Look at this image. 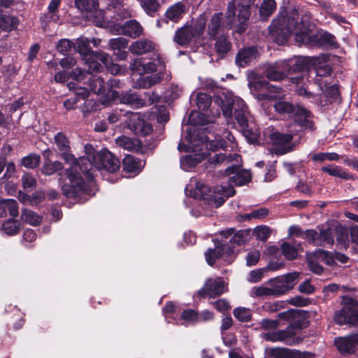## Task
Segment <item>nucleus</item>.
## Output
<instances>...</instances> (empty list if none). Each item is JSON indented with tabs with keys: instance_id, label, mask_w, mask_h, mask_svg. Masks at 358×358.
Masks as SVG:
<instances>
[{
	"instance_id": "37998d69",
	"label": "nucleus",
	"mask_w": 358,
	"mask_h": 358,
	"mask_svg": "<svg viewBox=\"0 0 358 358\" xmlns=\"http://www.w3.org/2000/svg\"><path fill=\"white\" fill-rule=\"evenodd\" d=\"M21 218L26 223L34 227L38 226L42 222L41 216L33 210L28 209H24L22 210Z\"/></svg>"
},
{
	"instance_id": "cd10ccee",
	"label": "nucleus",
	"mask_w": 358,
	"mask_h": 358,
	"mask_svg": "<svg viewBox=\"0 0 358 358\" xmlns=\"http://www.w3.org/2000/svg\"><path fill=\"white\" fill-rule=\"evenodd\" d=\"M123 171L129 173H139L142 170L141 162L131 155H127L122 159Z\"/></svg>"
},
{
	"instance_id": "e2e57ef3",
	"label": "nucleus",
	"mask_w": 358,
	"mask_h": 358,
	"mask_svg": "<svg viewBox=\"0 0 358 358\" xmlns=\"http://www.w3.org/2000/svg\"><path fill=\"white\" fill-rule=\"evenodd\" d=\"M55 142L60 151L70 150L69 141L66 136L62 132H58L55 136Z\"/></svg>"
},
{
	"instance_id": "13d9d810",
	"label": "nucleus",
	"mask_w": 358,
	"mask_h": 358,
	"mask_svg": "<svg viewBox=\"0 0 358 358\" xmlns=\"http://www.w3.org/2000/svg\"><path fill=\"white\" fill-rule=\"evenodd\" d=\"M141 6L148 15L153 16L159 8L160 4L157 0H142Z\"/></svg>"
},
{
	"instance_id": "9d476101",
	"label": "nucleus",
	"mask_w": 358,
	"mask_h": 358,
	"mask_svg": "<svg viewBox=\"0 0 358 358\" xmlns=\"http://www.w3.org/2000/svg\"><path fill=\"white\" fill-rule=\"evenodd\" d=\"M318 231L315 229H307L305 231V236L308 242L315 246L331 248L335 243L334 227L326 228L318 226Z\"/></svg>"
},
{
	"instance_id": "58836bf2",
	"label": "nucleus",
	"mask_w": 358,
	"mask_h": 358,
	"mask_svg": "<svg viewBox=\"0 0 358 358\" xmlns=\"http://www.w3.org/2000/svg\"><path fill=\"white\" fill-rule=\"evenodd\" d=\"M56 50L63 55H71V52H76V43L68 38L60 39L57 45Z\"/></svg>"
},
{
	"instance_id": "c03bdc74",
	"label": "nucleus",
	"mask_w": 358,
	"mask_h": 358,
	"mask_svg": "<svg viewBox=\"0 0 358 358\" xmlns=\"http://www.w3.org/2000/svg\"><path fill=\"white\" fill-rule=\"evenodd\" d=\"M247 110L248 106L243 101L239 108H234V117L241 127H247L248 126V120L245 115Z\"/></svg>"
},
{
	"instance_id": "b1692460",
	"label": "nucleus",
	"mask_w": 358,
	"mask_h": 358,
	"mask_svg": "<svg viewBox=\"0 0 358 358\" xmlns=\"http://www.w3.org/2000/svg\"><path fill=\"white\" fill-rule=\"evenodd\" d=\"M8 214L13 217L18 215L17 202L13 199H1L0 201V217H6Z\"/></svg>"
},
{
	"instance_id": "de8ad7c7",
	"label": "nucleus",
	"mask_w": 358,
	"mask_h": 358,
	"mask_svg": "<svg viewBox=\"0 0 358 358\" xmlns=\"http://www.w3.org/2000/svg\"><path fill=\"white\" fill-rule=\"evenodd\" d=\"M41 162L40 155L31 153L21 159V165L27 169H34L38 168Z\"/></svg>"
},
{
	"instance_id": "4d7b16f0",
	"label": "nucleus",
	"mask_w": 358,
	"mask_h": 358,
	"mask_svg": "<svg viewBox=\"0 0 358 358\" xmlns=\"http://www.w3.org/2000/svg\"><path fill=\"white\" fill-rule=\"evenodd\" d=\"M201 141L203 143H206V148L213 152H215L219 148H223L226 144L225 141L222 138L215 141H209V138L207 136L201 137Z\"/></svg>"
},
{
	"instance_id": "603ef678",
	"label": "nucleus",
	"mask_w": 358,
	"mask_h": 358,
	"mask_svg": "<svg viewBox=\"0 0 358 358\" xmlns=\"http://www.w3.org/2000/svg\"><path fill=\"white\" fill-rule=\"evenodd\" d=\"M90 87L91 90L96 94H103L106 92V86L102 78L97 77L90 80Z\"/></svg>"
},
{
	"instance_id": "6e6552de",
	"label": "nucleus",
	"mask_w": 358,
	"mask_h": 358,
	"mask_svg": "<svg viewBox=\"0 0 358 358\" xmlns=\"http://www.w3.org/2000/svg\"><path fill=\"white\" fill-rule=\"evenodd\" d=\"M314 115L307 108L299 106L292 115V121L287 124L286 128H290V131L296 134L299 136L301 133L316 130Z\"/></svg>"
},
{
	"instance_id": "dca6fc26",
	"label": "nucleus",
	"mask_w": 358,
	"mask_h": 358,
	"mask_svg": "<svg viewBox=\"0 0 358 358\" xmlns=\"http://www.w3.org/2000/svg\"><path fill=\"white\" fill-rule=\"evenodd\" d=\"M157 60L159 66L158 72L143 78L139 83V86L141 87L149 88L151 86L159 83L164 79L166 73L165 62L159 54L157 55Z\"/></svg>"
},
{
	"instance_id": "aec40b11",
	"label": "nucleus",
	"mask_w": 358,
	"mask_h": 358,
	"mask_svg": "<svg viewBox=\"0 0 358 358\" xmlns=\"http://www.w3.org/2000/svg\"><path fill=\"white\" fill-rule=\"evenodd\" d=\"M120 103L128 105L134 108L147 106V103L143 96L131 90L121 93Z\"/></svg>"
},
{
	"instance_id": "c9c22d12",
	"label": "nucleus",
	"mask_w": 358,
	"mask_h": 358,
	"mask_svg": "<svg viewBox=\"0 0 358 358\" xmlns=\"http://www.w3.org/2000/svg\"><path fill=\"white\" fill-rule=\"evenodd\" d=\"M275 9L276 3L275 0H264L259 10L261 20H267Z\"/></svg>"
},
{
	"instance_id": "6ab92c4d",
	"label": "nucleus",
	"mask_w": 358,
	"mask_h": 358,
	"mask_svg": "<svg viewBox=\"0 0 358 358\" xmlns=\"http://www.w3.org/2000/svg\"><path fill=\"white\" fill-rule=\"evenodd\" d=\"M250 88L251 90L258 92L256 94V96L257 99L259 101L270 100L273 97L272 95H270L267 93L261 92V91L267 90L268 91L273 92L275 91L274 89H276L275 86L270 85L269 83L264 78H258L255 80L252 83H250Z\"/></svg>"
},
{
	"instance_id": "72a5a7b5",
	"label": "nucleus",
	"mask_w": 358,
	"mask_h": 358,
	"mask_svg": "<svg viewBox=\"0 0 358 358\" xmlns=\"http://www.w3.org/2000/svg\"><path fill=\"white\" fill-rule=\"evenodd\" d=\"M19 24V20L17 17L1 14L0 15V29L4 31L15 30Z\"/></svg>"
},
{
	"instance_id": "5fc2aeb1",
	"label": "nucleus",
	"mask_w": 358,
	"mask_h": 358,
	"mask_svg": "<svg viewBox=\"0 0 358 358\" xmlns=\"http://www.w3.org/2000/svg\"><path fill=\"white\" fill-rule=\"evenodd\" d=\"M212 100L206 93L199 92L196 96V106L201 111L207 110L211 106Z\"/></svg>"
},
{
	"instance_id": "a18cd8bd",
	"label": "nucleus",
	"mask_w": 358,
	"mask_h": 358,
	"mask_svg": "<svg viewBox=\"0 0 358 358\" xmlns=\"http://www.w3.org/2000/svg\"><path fill=\"white\" fill-rule=\"evenodd\" d=\"M185 6L182 3H177L168 8L166 12V16L168 19L177 22L185 13Z\"/></svg>"
},
{
	"instance_id": "a878e982",
	"label": "nucleus",
	"mask_w": 358,
	"mask_h": 358,
	"mask_svg": "<svg viewBox=\"0 0 358 358\" xmlns=\"http://www.w3.org/2000/svg\"><path fill=\"white\" fill-rule=\"evenodd\" d=\"M155 49V44L152 41L148 39L136 41L129 46V50L133 54L138 55L152 52Z\"/></svg>"
},
{
	"instance_id": "69168bd1",
	"label": "nucleus",
	"mask_w": 358,
	"mask_h": 358,
	"mask_svg": "<svg viewBox=\"0 0 358 358\" xmlns=\"http://www.w3.org/2000/svg\"><path fill=\"white\" fill-rule=\"evenodd\" d=\"M22 183L24 189H34L37 185L36 180L29 173H24L22 176Z\"/></svg>"
},
{
	"instance_id": "864d4df0",
	"label": "nucleus",
	"mask_w": 358,
	"mask_h": 358,
	"mask_svg": "<svg viewBox=\"0 0 358 358\" xmlns=\"http://www.w3.org/2000/svg\"><path fill=\"white\" fill-rule=\"evenodd\" d=\"M234 317L241 322H248L252 320V314L249 308L237 307L233 311Z\"/></svg>"
},
{
	"instance_id": "a19ab883",
	"label": "nucleus",
	"mask_w": 358,
	"mask_h": 358,
	"mask_svg": "<svg viewBox=\"0 0 358 358\" xmlns=\"http://www.w3.org/2000/svg\"><path fill=\"white\" fill-rule=\"evenodd\" d=\"M116 143L120 147L128 150H137L141 147V142L137 139L129 138L125 136L117 138Z\"/></svg>"
},
{
	"instance_id": "0e129e2a",
	"label": "nucleus",
	"mask_w": 358,
	"mask_h": 358,
	"mask_svg": "<svg viewBox=\"0 0 358 358\" xmlns=\"http://www.w3.org/2000/svg\"><path fill=\"white\" fill-rule=\"evenodd\" d=\"M108 44L113 50L120 51V49H125L127 47L128 40L123 37H118L110 39Z\"/></svg>"
},
{
	"instance_id": "473e14b6",
	"label": "nucleus",
	"mask_w": 358,
	"mask_h": 358,
	"mask_svg": "<svg viewBox=\"0 0 358 358\" xmlns=\"http://www.w3.org/2000/svg\"><path fill=\"white\" fill-rule=\"evenodd\" d=\"M268 282L272 286L273 292L275 296L282 295L293 289L292 285H288L283 282L280 276L270 279Z\"/></svg>"
},
{
	"instance_id": "79ce46f5",
	"label": "nucleus",
	"mask_w": 358,
	"mask_h": 358,
	"mask_svg": "<svg viewBox=\"0 0 358 358\" xmlns=\"http://www.w3.org/2000/svg\"><path fill=\"white\" fill-rule=\"evenodd\" d=\"M134 131L137 135L145 136L150 134L153 131V127L151 123L145 122L143 120H138L136 122L133 124Z\"/></svg>"
},
{
	"instance_id": "2f4dec72",
	"label": "nucleus",
	"mask_w": 358,
	"mask_h": 358,
	"mask_svg": "<svg viewBox=\"0 0 358 358\" xmlns=\"http://www.w3.org/2000/svg\"><path fill=\"white\" fill-rule=\"evenodd\" d=\"M334 235H336L337 245L346 249L349 246V231L348 229L341 224L334 227Z\"/></svg>"
},
{
	"instance_id": "ddd939ff",
	"label": "nucleus",
	"mask_w": 358,
	"mask_h": 358,
	"mask_svg": "<svg viewBox=\"0 0 358 358\" xmlns=\"http://www.w3.org/2000/svg\"><path fill=\"white\" fill-rule=\"evenodd\" d=\"M334 320L339 325H358V309L355 306H344L335 313Z\"/></svg>"
},
{
	"instance_id": "0eeeda50",
	"label": "nucleus",
	"mask_w": 358,
	"mask_h": 358,
	"mask_svg": "<svg viewBox=\"0 0 358 358\" xmlns=\"http://www.w3.org/2000/svg\"><path fill=\"white\" fill-rule=\"evenodd\" d=\"M250 9V4L238 3L236 6L234 1L228 3L226 17L230 23H233L231 27L236 33L242 34L248 29Z\"/></svg>"
},
{
	"instance_id": "2eb2a0df",
	"label": "nucleus",
	"mask_w": 358,
	"mask_h": 358,
	"mask_svg": "<svg viewBox=\"0 0 358 358\" xmlns=\"http://www.w3.org/2000/svg\"><path fill=\"white\" fill-rule=\"evenodd\" d=\"M334 345L341 354H353L358 348V334L336 338Z\"/></svg>"
},
{
	"instance_id": "7c9ffc66",
	"label": "nucleus",
	"mask_w": 358,
	"mask_h": 358,
	"mask_svg": "<svg viewBox=\"0 0 358 358\" xmlns=\"http://www.w3.org/2000/svg\"><path fill=\"white\" fill-rule=\"evenodd\" d=\"M272 358H300L301 352L285 348H273L269 350Z\"/></svg>"
},
{
	"instance_id": "49530a36",
	"label": "nucleus",
	"mask_w": 358,
	"mask_h": 358,
	"mask_svg": "<svg viewBox=\"0 0 358 358\" xmlns=\"http://www.w3.org/2000/svg\"><path fill=\"white\" fill-rule=\"evenodd\" d=\"M20 222L13 218L8 219L4 221L2 229L8 236H15L20 231Z\"/></svg>"
},
{
	"instance_id": "8fccbe9b",
	"label": "nucleus",
	"mask_w": 358,
	"mask_h": 358,
	"mask_svg": "<svg viewBox=\"0 0 358 358\" xmlns=\"http://www.w3.org/2000/svg\"><path fill=\"white\" fill-rule=\"evenodd\" d=\"M188 123L194 126L206 125L208 123V119L202 112L192 110L189 115Z\"/></svg>"
},
{
	"instance_id": "423d86ee",
	"label": "nucleus",
	"mask_w": 358,
	"mask_h": 358,
	"mask_svg": "<svg viewBox=\"0 0 358 358\" xmlns=\"http://www.w3.org/2000/svg\"><path fill=\"white\" fill-rule=\"evenodd\" d=\"M298 135L290 131V128H287V132L278 130L273 131L268 136V139L273 145V152L276 155L281 156L295 151L300 144L302 136L294 138Z\"/></svg>"
},
{
	"instance_id": "7ed1b4c3",
	"label": "nucleus",
	"mask_w": 358,
	"mask_h": 358,
	"mask_svg": "<svg viewBox=\"0 0 358 358\" xmlns=\"http://www.w3.org/2000/svg\"><path fill=\"white\" fill-rule=\"evenodd\" d=\"M76 52L79 53L82 59L85 61V71L89 74L101 72L111 64L110 56L101 51H93L90 39L85 37L76 39Z\"/></svg>"
},
{
	"instance_id": "39448f33",
	"label": "nucleus",
	"mask_w": 358,
	"mask_h": 358,
	"mask_svg": "<svg viewBox=\"0 0 358 358\" xmlns=\"http://www.w3.org/2000/svg\"><path fill=\"white\" fill-rule=\"evenodd\" d=\"M318 62L317 58L312 57L299 56L290 58L287 60H282V69H285L287 76L297 74L296 76H291L290 81L296 85L303 83V73L315 67Z\"/></svg>"
},
{
	"instance_id": "052dcab7",
	"label": "nucleus",
	"mask_w": 358,
	"mask_h": 358,
	"mask_svg": "<svg viewBox=\"0 0 358 358\" xmlns=\"http://www.w3.org/2000/svg\"><path fill=\"white\" fill-rule=\"evenodd\" d=\"M281 250L285 258L289 260L295 259L297 257L298 252L294 246L289 243L285 242L281 245Z\"/></svg>"
},
{
	"instance_id": "ea45409f",
	"label": "nucleus",
	"mask_w": 358,
	"mask_h": 358,
	"mask_svg": "<svg viewBox=\"0 0 358 358\" xmlns=\"http://www.w3.org/2000/svg\"><path fill=\"white\" fill-rule=\"evenodd\" d=\"M99 5L98 0H75V6L81 12H96Z\"/></svg>"
},
{
	"instance_id": "3c124183",
	"label": "nucleus",
	"mask_w": 358,
	"mask_h": 358,
	"mask_svg": "<svg viewBox=\"0 0 358 358\" xmlns=\"http://www.w3.org/2000/svg\"><path fill=\"white\" fill-rule=\"evenodd\" d=\"M314 256L317 259H320L328 266H334L336 265L334 255L329 251L318 249L315 252Z\"/></svg>"
},
{
	"instance_id": "5701e85b",
	"label": "nucleus",
	"mask_w": 358,
	"mask_h": 358,
	"mask_svg": "<svg viewBox=\"0 0 358 358\" xmlns=\"http://www.w3.org/2000/svg\"><path fill=\"white\" fill-rule=\"evenodd\" d=\"M194 38V33L190 26H184L178 29L175 33L173 41L180 46L189 44Z\"/></svg>"
},
{
	"instance_id": "393cba45",
	"label": "nucleus",
	"mask_w": 358,
	"mask_h": 358,
	"mask_svg": "<svg viewBox=\"0 0 358 358\" xmlns=\"http://www.w3.org/2000/svg\"><path fill=\"white\" fill-rule=\"evenodd\" d=\"M282 61H278L269 66L265 71V77L270 80L279 81L287 77L285 69L281 66Z\"/></svg>"
},
{
	"instance_id": "680f3d73",
	"label": "nucleus",
	"mask_w": 358,
	"mask_h": 358,
	"mask_svg": "<svg viewBox=\"0 0 358 358\" xmlns=\"http://www.w3.org/2000/svg\"><path fill=\"white\" fill-rule=\"evenodd\" d=\"M253 234L257 239L265 242L271 236V229L267 226L262 225L257 227Z\"/></svg>"
},
{
	"instance_id": "c756f323",
	"label": "nucleus",
	"mask_w": 358,
	"mask_h": 358,
	"mask_svg": "<svg viewBox=\"0 0 358 358\" xmlns=\"http://www.w3.org/2000/svg\"><path fill=\"white\" fill-rule=\"evenodd\" d=\"M222 13H216L212 16L208 24V34L210 39L215 40L219 36L220 30L222 29Z\"/></svg>"
},
{
	"instance_id": "e433bc0d",
	"label": "nucleus",
	"mask_w": 358,
	"mask_h": 358,
	"mask_svg": "<svg viewBox=\"0 0 358 358\" xmlns=\"http://www.w3.org/2000/svg\"><path fill=\"white\" fill-rule=\"evenodd\" d=\"M215 42V50L219 57L222 59L230 51L231 43L225 36L217 37Z\"/></svg>"
},
{
	"instance_id": "f704fd0d",
	"label": "nucleus",
	"mask_w": 358,
	"mask_h": 358,
	"mask_svg": "<svg viewBox=\"0 0 358 358\" xmlns=\"http://www.w3.org/2000/svg\"><path fill=\"white\" fill-rule=\"evenodd\" d=\"M300 313L293 317L289 326L296 332V331L302 330L308 326L307 313L303 310H299Z\"/></svg>"
},
{
	"instance_id": "f03ea898",
	"label": "nucleus",
	"mask_w": 358,
	"mask_h": 358,
	"mask_svg": "<svg viewBox=\"0 0 358 358\" xmlns=\"http://www.w3.org/2000/svg\"><path fill=\"white\" fill-rule=\"evenodd\" d=\"M303 32L299 31L298 40L301 43L310 48H319L323 50H331L339 48L340 45L338 43L336 36L331 33L322 29H317L314 23L310 20H306L305 24H302Z\"/></svg>"
},
{
	"instance_id": "f3484780",
	"label": "nucleus",
	"mask_w": 358,
	"mask_h": 358,
	"mask_svg": "<svg viewBox=\"0 0 358 358\" xmlns=\"http://www.w3.org/2000/svg\"><path fill=\"white\" fill-rule=\"evenodd\" d=\"M259 55L256 46L243 48L239 50L236 56V64L241 67L250 65Z\"/></svg>"
},
{
	"instance_id": "f8f14e48",
	"label": "nucleus",
	"mask_w": 358,
	"mask_h": 358,
	"mask_svg": "<svg viewBox=\"0 0 358 358\" xmlns=\"http://www.w3.org/2000/svg\"><path fill=\"white\" fill-rule=\"evenodd\" d=\"M224 282L209 278L206 280L202 288L197 291V296L201 299L216 298L224 292Z\"/></svg>"
},
{
	"instance_id": "412c9836",
	"label": "nucleus",
	"mask_w": 358,
	"mask_h": 358,
	"mask_svg": "<svg viewBox=\"0 0 358 358\" xmlns=\"http://www.w3.org/2000/svg\"><path fill=\"white\" fill-rule=\"evenodd\" d=\"M298 104H294L292 102L285 99H278L275 101L273 108L275 111L284 117L292 118V115L297 109Z\"/></svg>"
},
{
	"instance_id": "9b49d317",
	"label": "nucleus",
	"mask_w": 358,
	"mask_h": 358,
	"mask_svg": "<svg viewBox=\"0 0 358 358\" xmlns=\"http://www.w3.org/2000/svg\"><path fill=\"white\" fill-rule=\"evenodd\" d=\"M94 167L99 170H105L115 173L120 169V160L107 149H103L93 157Z\"/></svg>"
},
{
	"instance_id": "4c0bfd02",
	"label": "nucleus",
	"mask_w": 358,
	"mask_h": 358,
	"mask_svg": "<svg viewBox=\"0 0 358 358\" xmlns=\"http://www.w3.org/2000/svg\"><path fill=\"white\" fill-rule=\"evenodd\" d=\"M252 180V174L250 171L241 169L238 173L237 172L236 175L229 178V181L233 183L236 186H243L248 182H250Z\"/></svg>"
},
{
	"instance_id": "f257e3e1",
	"label": "nucleus",
	"mask_w": 358,
	"mask_h": 358,
	"mask_svg": "<svg viewBox=\"0 0 358 358\" xmlns=\"http://www.w3.org/2000/svg\"><path fill=\"white\" fill-rule=\"evenodd\" d=\"M305 21L306 20L299 18V13L295 10L286 16H278L272 21L269 27V34L278 45L285 44L291 34H294L296 41L301 43L297 35L300 34V31L303 32L302 24H305Z\"/></svg>"
},
{
	"instance_id": "774afa93",
	"label": "nucleus",
	"mask_w": 358,
	"mask_h": 358,
	"mask_svg": "<svg viewBox=\"0 0 358 358\" xmlns=\"http://www.w3.org/2000/svg\"><path fill=\"white\" fill-rule=\"evenodd\" d=\"M242 129L244 136L250 144H254L259 141V134L257 131H253L249 128V125L247 127H242Z\"/></svg>"
},
{
	"instance_id": "bf43d9fd",
	"label": "nucleus",
	"mask_w": 358,
	"mask_h": 358,
	"mask_svg": "<svg viewBox=\"0 0 358 358\" xmlns=\"http://www.w3.org/2000/svg\"><path fill=\"white\" fill-rule=\"evenodd\" d=\"M99 103L93 99H86L85 101L80 106V109L83 114V116L85 117L88 114L96 111L99 107Z\"/></svg>"
},
{
	"instance_id": "c85d7f7f",
	"label": "nucleus",
	"mask_w": 358,
	"mask_h": 358,
	"mask_svg": "<svg viewBox=\"0 0 358 358\" xmlns=\"http://www.w3.org/2000/svg\"><path fill=\"white\" fill-rule=\"evenodd\" d=\"M94 164L92 163L90 160L83 159L80 162H78L76 166H71L70 168H76V169L85 177L87 183L90 185L94 180V175L92 171L94 169Z\"/></svg>"
},
{
	"instance_id": "4be33fe9",
	"label": "nucleus",
	"mask_w": 358,
	"mask_h": 358,
	"mask_svg": "<svg viewBox=\"0 0 358 358\" xmlns=\"http://www.w3.org/2000/svg\"><path fill=\"white\" fill-rule=\"evenodd\" d=\"M215 243V248H209L204 253L205 259L207 264L213 266L215 265L216 261L224 257V248L223 245H220L218 240H213Z\"/></svg>"
},
{
	"instance_id": "09e8293b",
	"label": "nucleus",
	"mask_w": 358,
	"mask_h": 358,
	"mask_svg": "<svg viewBox=\"0 0 358 358\" xmlns=\"http://www.w3.org/2000/svg\"><path fill=\"white\" fill-rule=\"evenodd\" d=\"M63 164L59 161L52 162L50 160H48L45 162L44 165L41 169L42 173L46 176H51L55 173L63 169Z\"/></svg>"
},
{
	"instance_id": "bb28decb",
	"label": "nucleus",
	"mask_w": 358,
	"mask_h": 358,
	"mask_svg": "<svg viewBox=\"0 0 358 358\" xmlns=\"http://www.w3.org/2000/svg\"><path fill=\"white\" fill-rule=\"evenodd\" d=\"M321 171L328 173L331 176L338 177L343 180H355L353 174L345 171L341 166L336 164L324 166L321 168Z\"/></svg>"
},
{
	"instance_id": "1a4fd4ad",
	"label": "nucleus",
	"mask_w": 358,
	"mask_h": 358,
	"mask_svg": "<svg viewBox=\"0 0 358 358\" xmlns=\"http://www.w3.org/2000/svg\"><path fill=\"white\" fill-rule=\"evenodd\" d=\"M125 12L120 8L117 10L113 17V24L110 26L111 31L115 34H122L133 38H138L143 32V27L136 20H129L122 23L119 20L124 17Z\"/></svg>"
},
{
	"instance_id": "4468645a",
	"label": "nucleus",
	"mask_w": 358,
	"mask_h": 358,
	"mask_svg": "<svg viewBox=\"0 0 358 358\" xmlns=\"http://www.w3.org/2000/svg\"><path fill=\"white\" fill-rule=\"evenodd\" d=\"M214 194L215 192H212L209 187L203 183L198 182L196 185V189L193 197L202 200H208L213 202L216 208H219L224 203L227 199L223 196H216Z\"/></svg>"
},
{
	"instance_id": "6e6d98bb",
	"label": "nucleus",
	"mask_w": 358,
	"mask_h": 358,
	"mask_svg": "<svg viewBox=\"0 0 358 358\" xmlns=\"http://www.w3.org/2000/svg\"><path fill=\"white\" fill-rule=\"evenodd\" d=\"M249 230H239L233 234L229 241L231 245H241L248 241Z\"/></svg>"
},
{
	"instance_id": "a211bd4d",
	"label": "nucleus",
	"mask_w": 358,
	"mask_h": 358,
	"mask_svg": "<svg viewBox=\"0 0 358 358\" xmlns=\"http://www.w3.org/2000/svg\"><path fill=\"white\" fill-rule=\"evenodd\" d=\"M296 332L293 331L288 325L285 329L280 330L271 335H268L267 340L275 341H285L287 345H294L299 343L302 339L299 338H293Z\"/></svg>"
},
{
	"instance_id": "338daca9",
	"label": "nucleus",
	"mask_w": 358,
	"mask_h": 358,
	"mask_svg": "<svg viewBox=\"0 0 358 358\" xmlns=\"http://www.w3.org/2000/svg\"><path fill=\"white\" fill-rule=\"evenodd\" d=\"M182 320L192 323H198V312L193 309L184 310L180 315Z\"/></svg>"
},
{
	"instance_id": "20e7f679",
	"label": "nucleus",
	"mask_w": 358,
	"mask_h": 358,
	"mask_svg": "<svg viewBox=\"0 0 358 358\" xmlns=\"http://www.w3.org/2000/svg\"><path fill=\"white\" fill-rule=\"evenodd\" d=\"M68 182L61 187L63 195L67 199H73L78 203H84L92 195L90 185L83 179L76 168H69L66 170Z\"/></svg>"
}]
</instances>
